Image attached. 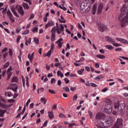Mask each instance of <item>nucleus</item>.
<instances>
[{
	"instance_id": "nucleus-1",
	"label": "nucleus",
	"mask_w": 128,
	"mask_h": 128,
	"mask_svg": "<svg viewBox=\"0 0 128 128\" xmlns=\"http://www.w3.org/2000/svg\"><path fill=\"white\" fill-rule=\"evenodd\" d=\"M118 20L120 22L122 28H126L128 24V4H124L121 8V13L118 16Z\"/></svg>"
},
{
	"instance_id": "nucleus-2",
	"label": "nucleus",
	"mask_w": 128,
	"mask_h": 128,
	"mask_svg": "<svg viewBox=\"0 0 128 128\" xmlns=\"http://www.w3.org/2000/svg\"><path fill=\"white\" fill-rule=\"evenodd\" d=\"M101 126H110L112 124V118L110 116H105V118L100 122Z\"/></svg>"
},
{
	"instance_id": "nucleus-3",
	"label": "nucleus",
	"mask_w": 128,
	"mask_h": 128,
	"mask_svg": "<svg viewBox=\"0 0 128 128\" xmlns=\"http://www.w3.org/2000/svg\"><path fill=\"white\" fill-rule=\"evenodd\" d=\"M122 122H124L122 119L118 118L114 124V128H122L123 126Z\"/></svg>"
},
{
	"instance_id": "nucleus-4",
	"label": "nucleus",
	"mask_w": 128,
	"mask_h": 128,
	"mask_svg": "<svg viewBox=\"0 0 128 128\" xmlns=\"http://www.w3.org/2000/svg\"><path fill=\"white\" fill-rule=\"evenodd\" d=\"M114 108L116 110L118 108L120 112H122L124 108V104H120V102H114Z\"/></svg>"
},
{
	"instance_id": "nucleus-5",
	"label": "nucleus",
	"mask_w": 128,
	"mask_h": 128,
	"mask_svg": "<svg viewBox=\"0 0 128 128\" xmlns=\"http://www.w3.org/2000/svg\"><path fill=\"white\" fill-rule=\"evenodd\" d=\"M90 6L89 8H88V5L86 4H82L80 5V10L81 12H88L90 10Z\"/></svg>"
},
{
	"instance_id": "nucleus-6",
	"label": "nucleus",
	"mask_w": 128,
	"mask_h": 128,
	"mask_svg": "<svg viewBox=\"0 0 128 128\" xmlns=\"http://www.w3.org/2000/svg\"><path fill=\"white\" fill-rule=\"evenodd\" d=\"M64 27L62 24H60V27L56 28V32L58 34H62V36H64Z\"/></svg>"
},
{
	"instance_id": "nucleus-7",
	"label": "nucleus",
	"mask_w": 128,
	"mask_h": 128,
	"mask_svg": "<svg viewBox=\"0 0 128 128\" xmlns=\"http://www.w3.org/2000/svg\"><path fill=\"white\" fill-rule=\"evenodd\" d=\"M106 118V115L102 113H98L96 116V120H102H102Z\"/></svg>"
},
{
	"instance_id": "nucleus-8",
	"label": "nucleus",
	"mask_w": 128,
	"mask_h": 128,
	"mask_svg": "<svg viewBox=\"0 0 128 128\" xmlns=\"http://www.w3.org/2000/svg\"><path fill=\"white\" fill-rule=\"evenodd\" d=\"M98 30L101 32H104V30H108V27L102 24H98Z\"/></svg>"
},
{
	"instance_id": "nucleus-9",
	"label": "nucleus",
	"mask_w": 128,
	"mask_h": 128,
	"mask_svg": "<svg viewBox=\"0 0 128 128\" xmlns=\"http://www.w3.org/2000/svg\"><path fill=\"white\" fill-rule=\"evenodd\" d=\"M7 14L12 22H14V19L12 18V12H10V10H8L7 12Z\"/></svg>"
},
{
	"instance_id": "nucleus-10",
	"label": "nucleus",
	"mask_w": 128,
	"mask_h": 128,
	"mask_svg": "<svg viewBox=\"0 0 128 128\" xmlns=\"http://www.w3.org/2000/svg\"><path fill=\"white\" fill-rule=\"evenodd\" d=\"M18 11L21 16H24V11L22 6H18Z\"/></svg>"
},
{
	"instance_id": "nucleus-11",
	"label": "nucleus",
	"mask_w": 128,
	"mask_h": 128,
	"mask_svg": "<svg viewBox=\"0 0 128 128\" xmlns=\"http://www.w3.org/2000/svg\"><path fill=\"white\" fill-rule=\"evenodd\" d=\"M102 10H104V4H99L98 6V13L102 14Z\"/></svg>"
},
{
	"instance_id": "nucleus-12",
	"label": "nucleus",
	"mask_w": 128,
	"mask_h": 128,
	"mask_svg": "<svg viewBox=\"0 0 128 128\" xmlns=\"http://www.w3.org/2000/svg\"><path fill=\"white\" fill-rule=\"evenodd\" d=\"M62 40H64V39H62V38H60L58 41H56L55 44H58V46H59V48H62V44H64V42H62Z\"/></svg>"
},
{
	"instance_id": "nucleus-13",
	"label": "nucleus",
	"mask_w": 128,
	"mask_h": 128,
	"mask_svg": "<svg viewBox=\"0 0 128 128\" xmlns=\"http://www.w3.org/2000/svg\"><path fill=\"white\" fill-rule=\"evenodd\" d=\"M54 26V22L52 20H50L48 22L47 24L45 26V28H48L49 26Z\"/></svg>"
},
{
	"instance_id": "nucleus-14",
	"label": "nucleus",
	"mask_w": 128,
	"mask_h": 128,
	"mask_svg": "<svg viewBox=\"0 0 128 128\" xmlns=\"http://www.w3.org/2000/svg\"><path fill=\"white\" fill-rule=\"evenodd\" d=\"M105 110H106V112H112V106H110V105H106L105 106Z\"/></svg>"
},
{
	"instance_id": "nucleus-15",
	"label": "nucleus",
	"mask_w": 128,
	"mask_h": 128,
	"mask_svg": "<svg viewBox=\"0 0 128 128\" xmlns=\"http://www.w3.org/2000/svg\"><path fill=\"white\" fill-rule=\"evenodd\" d=\"M105 38L107 42H111L112 44H114V40L112 39V38H110L108 36H106L105 37Z\"/></svg>"
},
{
	"instance_id": "nucleus-16",
	"label": "nucleus",
	"mask_w": 128,
	"mask_h": 128,
	"mask_svg": "<svg viewBox=\"0 0 128 128\" xmlns=\"http://www.w3.org/2000/svg\"><path fill=\"white\" fill-rule=\"evenodd\" d=\"M116 40H118V42H123V44H128V41L124 39H122V38H116Z\"/></svg>"
},
{
	"instance_id": "nucleus-17",
	"label": "nucleus",
	"mask_w": 128,
	"mask_h": 128,
	"mask_svg": "<svg viewBox=\"0 0 128 128\" xmlns=\"http://www.w3.org/2000/svg\"><path fill=\"white\" fill-rule=\"evenodd\" d=\"M11 10L14 16H16V18H18L20 16L18 14V12H16V8H14L12 7Z\"/></svg>"
},
{
	"instance_id": "nucleus-18",
	"label": "nucleus",
	"mask_w": 128,
	"mask_h": 128,
	"mask_svg": "<svg viewBox=\"0 0 128 128\" xmlns=\"http://www.w3.org/2000/svg\"><path fill=\"white\" fill-rule=\"evenodd\" d=\"M12 86H14V88H10V90H13V92H18V88L16 86V84H12Z\"/></svg>"
},
{
	"instance_id": "nucleus-19",
	"label": "nucleus",
	"mask_w": 128,
	"mask_h": 128,
	"mask_svg": "<svg viewBox=\"0 0 128 128\" xmlns=\"http://www.w3.org/2000/svg\"><path fill=\"white\" fill-rule=\"evenodd\" d=\"M96 8H98V6L96 5V4H94L92 8V14H96Z\"/></svg>"
},
{
	"instance_id": "nucleus-20",
	"label": "nucleus",
	"mask_w": 128,
	"mask_h": 128,
	"mask_svg": "<svg viewBox=\"0 0 128 128\" xmlns=\"http://www.w3.org/2000/svg\"><path fill=\"white\" fill-rule=\"evenodd\" d=\"M56 26L52 28L51 30V34L52 36H56Z\"/></svg>"
},
{
	"instance_id": "nucleus-21",
	"label": "nucleus",
	"mask_w": 128,
	"mask_h": 128,
	"mask_svg": "<svg viewBox=\"0 0 128 128\" xmlns=\"http://www.w3.org/2000/svg\"><path fill=\"white\" fill-rule=\"evenodd\" d=\"M6 110H2L0 109V118H3L4 116V114H6Z\"/></svg>"
},
{
	"instance_id": "nucleus-22",
	"label": "nucleus",
	"mask_w": 128,
	"mask_h": 128,
	"mask_svg": "<svg viewBox=\"0 0 128 128\" xmlns=\"http://www.w3.org/2000/svg\"><path fill=\"white\" fill-rule=\"evenodd\" d=\"M105 48H107V50H112L114 48V46L112 45H107L105 46Z\"/></svg>"
},
{
	"instance_id": "nucleus-23",
	"label": "nucleus",
	"mask_w": 128,
	"mask_h": 128,
	"mask_svg": "<svg viewBox=\"0 0 128 128\" xmlns=\"http://www.w3.org/2000/svg\"><path fill=\"white\" fill-rule=\"evenodd\" d=\"M48 116L50 120H52L54 118V112H48Z\"/></svg>"
},
{
	"instance_id": "nucleus-24",
	"label": "nucleus",
	"mask_w": 128,
	"mask_h": 128,
	"mask_svg": "<svg viewBox=\"0 0 128 128\" xmlns=\"http://www.w3.org/2000/svg\"><path fill=\"white\" fill-rule=\"evenodd\" d=\"M22 6L25 10H28L30 8V6H28V3H23Z\"/></svg>"
},
{
	"instance_id": "nucleus-25",
	"label": "nucleus",
	"mask_w": 128,
	"mask_h": 128,
	"mask_svg": "<svg viewBox=\"0 0 128 128\" xmlns=\"http://www.w3.org/2000/svg\"><path fill=\"white\" fill-rule=\"evenodd\" d=\"M28 60H30V62H32V60H34V57H32V56H31L30 54H29L28 56Z\"/></svg>"
},
{
	"instance_id": "nucleus-26",
	"label": "nucleus",
	"mask_w": 128,
	"mask_h": 128,
	"mask_svg": "<svg viewBox=\"0 0 128 128\" xmlns=\"http://www.w3.org/2000/svg\"><path fill=\"white\" fill-rule=\"evenodd\" d=\"M96 56L98 58H100V60L106 58V56H104V55L97 54V55H96Z\"/></svg>"
},
{
	"instance_id": "nucleus-27",
	"label": "nucleus",
	"mask_w": 128,
	"mask_h": 128,
	"mask_svg": "<svg viewBox=\"0 0 128 128\" xmlns=\"http://www.w3.org/2000/svg\"><path fill=\"white\" fill-rule=\"evenodd\" d=\"M60 18L62 20H60V19H58L59 22H61V24H66V20H64V18L62 16H60Z\"/></svg>"
},
{
	"instance_id": "nucleus-28",
	"label": "nucleus",
	"mask_w": 128,
	"mask_h": 128,
	"mask_svg": "<svg viewBox=\"0 0 128 128\" xmlns=\"http://www.w3.org/2000/svg\"><path fill=\"white\" fill-rule=\"evenodd\" d=\"M57 74L58 76H60V78H64V74H62V72L60 70H58L57 72Z\"/></svg>"
},
{
	"instance_id": "nucleus-29",
	"label": "nucleus",
	"mask_w": 128,
	"mask_h": 128,
	"mask_svg": "<svg viewBox=\"0 0 128 128\" xmlns=\"http://www.w3.org/2000/svg\"><path fill=\"white\" fill-rule=\"evenodd\" d=\"M40 101H41V102L44 104H46V98H41Z\"/></svg>"
},
{
	"instance_id": "nucleus-30",
	"label": "nucleus",
	"mask_w": 128,
	"mask_h": 128,
	"mask_svg": "<svg viewBox=\"0 0 128 128\" xmlns=\"http://www.w3.org/2000/svg\"><path fill=\"white\" fill-rule=\"evenodd\" d=\"M62 90L66 92H70V88L68 86L63 87Z\"/></svg>"
},
{
	"instance_id": "nucleus-31",
	"label": "nucleus",
	"mask_w": 128,
	"mask_h": 128,
	"mask_svg": "<svg viewBox=\"0 0 128 128\" xmlns=\"http://www.w3.org/2000/svg\"><path fill=\"white\" fill-rule=\"evenodd\" d=\"M112 44H113L114 46H116V48H118V46H122V44L118 43H116L115 41L114 42L112 43Z\"/></svg>"
},
{
	"instance_id": "nucleus-32",
	"label": "nucleus",
	"mask_w": 128,
	"mask_h": 128,
	"mask_svg": "<svg viewBox=\"0 0 128 128\" xmlns=\"http://www.w3.org/2000/svg\"><path fill=\"white\" fill-rule=\"evenodd\" d=\"M18 82V78L14 76L12 80V82Z\"/></svg>"
},
{
	"instance_id": "nucleus-33",
	"label": "nucleus",
	"mask_w": 128,
	"mask_h": 128,
	"mask_svg": "<svg viewBox=\"0 0 128 128\" xmlns=\"http://www.w3.org/2000/svg\"><path fill=\"white\" fill-rule=\"evenodd\" d=\"M0 108H6V104H2L0 101Z\"/></svg>"
},
{
	"instance_id": "nucleus-34",
	"label": "nucleus",
	"mask_w": 128,
	"mask_h": 128,
	"mask_svg": "<svg viewBox=\"0 0 128 128\" xmlns=\"http://www.w3.org/2000/svg\"><path fill=\"white\" fill-rule=\"evenodd\" d=\"M102 78H104V76L102 75L96 77V80H102Z\"/></svg>"
},
{
	"instance_id": "nucleus-35",
	"label": "nucleus",
	"mask_w": 128,
	"mask_h": 128,
	"mask_svg": "<svg viewBox=\"0 0 128 128\" xmlns=\"http://www.w3.org/2000/svg\"><path fill=\"white\" fill-rule=\"evenodd\" d=\"M30 34V30H27L24 32L22 33V34L26 36V34Z\"/></svg>"
},
{
	"instance_id": "nucleus-36",
	"label": "nucleus",
	"mask_w": 128,
	"mask_h": 128,
	"mask_svg": "<svg viewBox=\"0 0 128 128\" xmlns=\"http://www.w3.org/2000/svg\"><path fill=\"white\" fill-rule=\"evenodd\" d=\"M34 42L35 44H40L38 38H34Z\"/></svg>"
},
{
	"instance_id": "nucleus-37",
	"label": "nucleus",
	"mask_w": 128,
	"mask_h": 128,
	"mask_svg": "<svg viewBox=\"0 0 128 128\" xmlns=\"http://www.w3.org/2000/svg\"><path fill=\"white\" fill-rule=\"evenodd\" d=\"M50 56H52V50H50L48 52L45 56H48L49 58H50Z\"/></svg>"
},
{
	"instance_id": "nucleus-38",
	"label": "nucleus",
	"mask_w": 128,
	"mask_h": 128,
	"mask_svg": "<svg viewBox=\"0 0 128 128\" xmlns=\"http://www.w3.org/2000/svg\"><path fill=\"white\" fill-rule=\"evenodd\" d=\"M5 94L6 96H7L9 97V98H10V96H12V92H5Z\"/></svg>"
},
{
	"instance_id": "nucleus-39",
	"label": "nucleus",
	"mask_w": 128,
	"mask_h": 128,
	"mask_svg": "<svg viewBox=\"0 0 128 128\" xmlns=\"http://www.w3.org/2000/svg\"><path fill=\"white\" fill-rule=\"evenodd\" d=\"M10 66V62H7L5 64L3 68H6Z\"/></svg>"
},
{
	"instance_id": "nucleus-40",
	"label": "nucleus",
	"mask_w": 128,
	"mask_h": 128,
	"mask_svg": "<svg viewBox=\"0 0 128 128\" xmlns=\"http://www.w3.org/2000/svg\"><path fill=\"white\" fill-rule=\"evenodd\" d=\"M106 102H107V104H108V105L110 106V104H112V100L110 99H107L106 100Z\"/></svg>"
},
{
	"instance_id": "nucleus-41",
	"label": "nucleus",
	"mask_w": 128,
	"mask_h": 128,
	"mask_svg": "<svg viewBox=\"0 0 128 128\" xmlns=\"http://www.w3.org/2000/svg\"><path fill=\"white\" fill-rule=\"evenodd\" d=\"M32 42V38H30L26 42V46H28V44H30Z\"/></svg>"
},
{
	"instance_id": "nucleus-42",
	"label": "nucleus",
	"mask_w": 128,
	"mask_h": 128,
	"mask_svg": "<svg viewBox=\"0 0 128 128\" xmlns=\"http://www.w3.org/2000/svg\"><path fill=\"white\" fill-rule=\"evenodd\" d=\"M48 92H50V94H56V91H54V90H52L50 89Z\"/></svg>"
},
{
	"instance_id": "nucleus-43",
	"label": "nucleus",
	"mask_w": 128,
	"mask_h": 128,
	"mask_svg": "<svg viewBox=\"0 0 128 128\" xmlns=\"http://www.w3.org/2000/svg\"><path fill=\"white\" fill-rule=\"evenodd\" d=\"M21 29H20V27H18L16 28V34H18V32H20Z\"/></svg>"
},
{
	"instance_id": "nucleus-44",
	"label": "nucleus",
	"mask_w": 128,
	"mask_h": 128,
	"mask_svg": "<svg viewBox=\"0 0 128 128\" xmlns=\"http://www.w3.org/2000/svg\"><path fill=\"white\" fill-rule=\"evenodd\" d=\"M72 100H78V94H76L73 96Z\"/></svg>"
},
{
	"instance_id": "nucleus-45",
	"label": "nucleus",
	"mask_w": 128,
	"mask_h": 128,
	"mask_svg": "<svg viewBox=\"0 0 128 128\" xmlns=\"http://www.w3.org/2000/svg\"><path fill=\"white\" fill-rule=\"evenodd\" d=\"M64 80L66 84L70 83V80L68 79V78H64Z\"/></svg>"
},
{
	"instance_id": "nucleus-46",
	"label": "nucleus",
	"mask_w": 128,
	"mask_h": 128,
	"mask_svg": "<svg viewBox=\"0 0 128 128\" xmlns=\"http://www.w3.org/2000/svg\"><path fill=\"white\" fill-rule=\"evenodd\" d=\"M51 84H56V78H53L51 79Z\"/></svg>"
},
{
	"instance_id": "nucleus-47",
	"label": "nucleus",
	"mask_w": 128,
	"mask_h": 128,
	"mask_svg": "<svg viewBox=\"0 0 128 128\" xmlns=\"http://www.w3.org/2000/svg\"><path fill=\"white\" fill-rule=\"evenodd\" d=\"M48 120H46L43 124V126H48Z\"/></svg>"
},
{
	"instance_id": "nucleus-48",
	"label": "nucleus",
	"mask_w": 128,
	"mask_h": 128,
	"mask_svg": "<svg viewBox=\"0 0 128 128\" xmlns=\"http://www.w3.org/2000/svg\"><path fill=\"white\" fill-rule=\"evenodd\" d=\"M59 118H66V116H64V114L62 113H61L59 114Z\"/></svg>"
},
{
	"instance_id": "nucleus-49",
	"label": "nucleus",
	"mask_w": 128,
	"mask_h": 128,
	"mask_svg": "<svg viewBox=\"0 0 128 128\" xmlns=\"http://www.w3.org/2000/svg\"><path fill=\"white\" fill-rule=\"evenodd\" d=\"M56 35H51V40L52 42H54V38H55Z\"/></svg>"
},
{
	"instance_id": "nucleus-50",
	"label": "nucleus",
	"mask_w": 128,
	"mask_h": 128,
	"mask_svg": "<svg viewBox=\"0 0 128 128\" xmlns=\"http://www.w3.org/2000/svg\"><path fill=\"white\" fill-rule=\"evenodd\" d=\"M62 66L61 62H58L55 64V66H56V68H58V66Z\"/></svg>"
},
{
	"instance_id": "nucleus-51",
	"label": "nucleus",
	"mask_w": 128,
	"mask_h": 128,
	"mask_svg": "<svg viewBox=\"0 0 128 128\" xmlns=\"http://www.w3.org/2000/svg\"><path fill=\"white\" fill-rule=\"evenodd\" d=\"M115 50L116 52H122V48H115Z\"/></svg>"
},
{
	"instance_id": "nucleus-52",
	"label": "nucleus",
	"mask_w": 128,
	"mask_h": 128,
	"mask_svg": "<svg viewBox=\"0 0 128 128\" xmlns=\"http://www.w3.org/2000/svg\"><path fill=\"white\" fill-rule=\"evenodd\" d=\"M90 85L92 86L93 88H96L98 86H96V84L94 83H92V82H91L90 83Z\"/></svg>"
},
{
	"instance_id": "nucleus-53",
	"label": "nucleus",
	"mask_w": 128,
	"mask_h": 128,
	"mask_svg": "<svg viewBox=\"0 0 128 128\" xmlns=\"http://www.w3.org/2000/svg\"><path fill=\"white\" fill-rule=\"evenodd\" d=\"M20 38H21L20 36H18V38H16V42L18 43L20 42Z\"/></svg>"
},
{
	"instance_id": "nucleus-54",
	"label": "nucleus",
	"mask_w": 128,
	"mask_h": 128,
	"mask_svg": "<svg viewBox=\"0 0 128 128\" xmlns=\"http://www.w3.org/2000/svg\"><path fill=\"white\" fill-rule=\"evenodd\" d=\"M34 18V14H31L30 15V17L29 18L28 20H32V18Z\"/></svg>"
},
{
	"instance_id": "nucleus-55",
	"label": "nucleus",
	"mask_w": 128,
	"mask_h": 128,
	"mask_svg": "<svg viewBox=\"0 0 128 128\" xmlns=\"http://www.w3.org/2000/svg\"><path fill=\"white\" fill-rule=\"evenodd\" d=\"M12 70V67L9 68L7 70L8 74H10V72Z\"/></svg>"
},
{
	"instance_id": "nucleus-56",
	"label": "nucleus",
	"mask_w": 128,
	"mask_h": 128,
	"mask_svg": "<svg viewBox=\"0 0 128 128\" xmlns=\"http://www.w3.org/2000/svg\"><path fill=\"white\" fill-rule=\"evenodd\" d=\"M8 78L7 80H9V78H10V76H12V72L8 73Z\"/></svg>"
},
{
	"instance_id": "nucleus-57",
	"label": "nucleus",
	"mask_w": 128,
	"mask_h": 128,
	"mask_svg": "<svg viewBox=\"0 0 128 128\" xmlns=\"http://www.w3.org/2000/svg\"><path fill=\"white\" fill-rule=\"evenodd\" d=\"M76 90V87L70 88V90H72V92H74Z\"/></svg>"
},
{
	"instance_id": "nucleus-58",
	"label": "nucleus",
	"mask_w": 128,
	"mask_h": 128,
	"mask_svg": "<svg viewBox=\"0 0 128 128\" xmlns=\"http://www.w3.org/2000/svg\"><path fill=\"white\" fill-rule=\"evenodd\" d=\"M108 90V88H105L102 90V92H106Z\"/></svg>"
},
{
	"instance_id": "nucleus-59",
	"label": "nucleus",
	"mask_w": 128,
	"mask_h": 128,
	"mask_svg": "<svg viewBox=\"0 0 128 128\" xmlns=\"http://www.w3.org/2000/svg\"><path fill=\"white\" fill-rule=\"evenodd\" d=\"M96 126L97 128H106V127H102V126H100V125L98 124H96Z\"/></svg>"
},
{
	"instance_id": "nucleus-60",
	"label": "nucleus",
	"mask_w": 128,
	"mask_h": 128,
	"mask_svg": "<svg viewBox=\"0 0 128 128\" xmlns=\"http://www.w3.org/2000/svg\"><path fill=\"white\" fill-rule=\"evenodd\" d=\"M9 54L10 56H12V50H11V49H9Z\"/></svg>"
},
{
	"instance_id": "nucleus-61",
	"label": "nucleus",
	"mask_w": 128,
	"mask_h": 128,
	"mask_svg": "<svg viewBox=\"0 0 128 128\" xmlns=\"http://www.w3.org/2000/svg\"><path fill=\"white\" fill-rule=\"evenodd\" d=\"M8 52H6L5 54H3V58H6V56H8Z\"/></svg>"
},
{
	"instance_id": "nucleus-62",
	"label": "nucleus",
	"mask_w": 128,
	"mask_h": 128,
	"mask_svg": "<svg viewBox=\"0 0 128 128\" xmlns=\"http://www.w3.org/2000/svg\"><path fill=\"white\" fill-rule=\"evenodd\" d=\"M86 70L87 71V72H90V67L88 66H86Z\"/></svg>"
},
{
	"instance_id": "nucleus-63",
	"label": "nucleus",
	"mask_w": 128,
	"mask_h": 128,
	"mask_svg": "<svg viewBox=\"0 0 128 128\" xmlns=\"http://www.w3.org/2000/svg\"><path fill=\"white\" fill-rule=\"evenodd\" d=\"M34 103H31L30 106V108H34Z\"/></svg>"
},
{
	"instance_id": "nucleus-64",
	"label": "nucleus",
	"mask_w": 128,
	"mask_h": 128,
	"mask_svg": "<svg viewBox=\"0 0 128 128\" xmlns=\"http://www.w3.org/2000/svg\"><path fill=\"white\" fill-rule=\"evenodd\" d=\"M8 50V48H4L2 50V52H6Z\"/></svg>"
}]
</instances>
